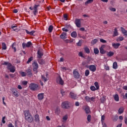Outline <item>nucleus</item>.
<instances>
[{"mask_svg": "<svg viewBox=\"0 0 127 127\" xmlns=\"http://www.w3.org/2000/svg\"><path fill=\"white\" fill-rule=\"evenodd\" d=\"M12 48L14 50V52H15L16 51V48H15V44H13L12 45Z\"/></svg>", "mask_w": 127, "mask_h": 127, "instance_id": "37998d69", "label": "nucleus"}, {"mask_svg": "<svg viewBox=\"0 0 127 127\" xmlns=\"http://www.w3.org/2000/svg\"><path fill=\"white\" fill-rule=\"evenodd\" d=\"M100 42H102V43H107V41L103 39H100Z\"/></svg>", "mask_w": 127, "mask_h": 127, "instance_id": "5fc2aeb1", "label": "nucleus"}, {"mask_svg": "<svg viewBox=\"0 0 127 127\" xmlns=\"http://www.w3.org/2000/svg\"><path fill=\"white\" fill-rule=\"evenodd\" d=\"M2 49L3 50H6V45L4 43H2Z\"/></svg>", "mask_w": 127, "mask_h": 127, "instance_id": "c756f323", "label": "nucleus"}, {"mask_svg": "<svg viewBox=\"0 0 127 127\" xmlns=\"http://www.w3.org/2000/svg\"><path fill=\"white\" fill-rule=\"evenodd\" d=\"M29 88L31 91H37V90H39V86L38 84L33 83H31L29 85Z\"/></svg>", "mask_w": 127, "mask_h": 127, "instance_id": "7ed1b4c3", "label": "nucleus"}, {"mask_svg": "<svg viewBox=\"0 0 127 127\" xmlns=\"http://www.w3.org/2000/svg\"><path fill=\"white\" fill-rule=\"evenodd\" d=\"M91 115H88L87 121H88V122H89V123H90V122H91Z\"/></svg>", "mask_w": 127, "mask_h": 127, "instance_id": "6e6d98bb", "label": "nucleus"}, {"mask_svg": "<svg viewBox=\"0 0 127 127\" xmlns=\"http://www.w3.org/2000/svg\"><path fill=\"white\" fill-rule=\"evenodd\" d=\"M125 110V109L123 107H121L119 109V114H120V115H121V114H123L124 113V110Z\"/></svg>", "mask_w": 127, "mask_h": 127, "instance_id": "bb28decb", "label": "nucleus"}, {"mask_svg": "<svg viewBox=\"0 0 127 127\" xmlns=\"http://www.w3.org/2000/svg\"><path fill=\"white\" fill-rule=\"evenodd\" d=\"M78 56H79V57H84L83 56V53H82V52H79V53H78Z\"/></svg>", "mask_w": 127, "mask_h": 127, "instance_id": "680f3d73", "label": "nucleus"}, {"mask_svg": "<svg viewBox=\"0 0 127 127\" xmlns=\"http://www.w3.org/2000/svg\"><path fill=\"white\" fill-rule=\"evenodd\" d=\"M94 52L95 53V54H99V49H98V48H94Z\"/></svg>", "mask_w": 127, "mask_h": 127, "instance_id": "c9c22d12", "label": "nucleus"}, {"mask_svg": "<svg viewBox=\"0 0 127 127\" xmlns=\"http://www.w3.org/2000/svg\"><path fill=\"white\" fill-rule=\"evenodd\" d=\"M124 40L123 37H119L117 39V41H123Z\"/></svg>", "mask_w": 127, "mask_h": 127, "instance_id": "79ce46f5", "label": "nucleus"}, {"mask_svg": "<svg viewBox=\"0 0 127 127\" xmlns=\"http://www.w3.org/2000/svg\"><path fill=\"white\" fill-rule=\"evenodd\" d=\"M19 74H21L22 77H25L27 75L26 73L21 71H19Z\"/></svg>", "mask_w": 127, "mask_h": 127, "instance_id": "c85d7f7f", "label": "nucleus"}, {"mask_svg": "<svg viewBox=\"0 0 127 127\" xmlns=\"http://www.w3.org/2000/svg\"><path fill=\"white\" fill-rule=\"evenodd\" d=\"M113 69H118V64L117 63V62H115L113 63Z\"/></svg>", "mask_w": 127, "mask_h": 127, "instance_id": "a878e982", "label": "nucleus"}, {"mask_svg": "<svg viewBox=\"0 0 127 127\" xmlns=\"http://www.w3.org/2000/svg\"><path fill=\"white\" fill-rule=\"evenodd\" d=\"M106 47V45H103L100 48L99 50L101 54H105L106 53V51L104 50V49Z\"/></svg>", "mask_w": 127, "mask_h": 127, "instance_id": "1a4fd4ad", "label": "nucleus"}, {"mask_svg": "<svg viewBox=\"0 0 127 127\" xmlns=\"http://www.w3.org/2000/svg\"><path fill=\"white\" fill-rule=\"evenodd\" d=\"M15 27H16V26H11L12 29L14 31H16V30H17V29H14V28H15Z\"/></svg>", "mask_w": 127, "mask_h": 127, "instance_id": "bf43d9fd", "label": "nucleus"}, {"mask_svg": "<svg viewBox=\"0 0 127 127\" xmlns=\"http://www.w3.org/2000/svg\"><path fill=\"white\" fill-rule=\"evenodd\" d=\"M94 85L95 86L96 89L99 90V88H100V86L99 85V83H98V82H95L94 83Z\"/></svg>", "mask_w": 127, "mask_h": 127, "instance_id": "2f4dec72", "label": "nucleus"}, {"mask_svg": "<svg viewBox=\"0 0 127 127\" xmlns=\"http://www.w3.org/2000/svg\"><path fill=\"white\" fill-rule=\"evenodd\" d=\"M75 24L77 27H81V19H76L75 21Z\"/></svg>", "mask_w": 127, "mask_h": 127, "instance_id": "9d476101", "label": "nucleus"}, {"mask_svg": "<svg viewBox=\"0 0 127 127\" xmlns=\"http://www.w3.org/2000/svg\"><path fill=\"white\" fill-rule=\"evenodd\" d=\"M90 74V71L89 70H85V75L86 76V77H88V76H89V74Z\"/></svg>", "mask_w": 127, "mask_h": 127, "instance_id": "e433bc0d", "label": "nucleus"}, {"mask_svg": "<svg viewBox=\"0 0 127 127\" xmlns=\"http://www.w3.org/2000/svg\"><path fill=\"white\" fill-rule=\"evenodd\" d=\"M104 121H105V116L103 115L101 117V122L102 123V125L105 124V123H104Z\"/></svg>", "mask_w": 127, "mask_h": 127, "instance_id": "c03bdc74", "label": "nucleus"}, {"mask_svg": "<svg viewBox=\"0 0 127 127\" xmlns=\"http://www.w3.org/2000/svg\"><path fill=\"white\" fill-rule=\"evenodd\" d=\"M85 99L86 100V102H89L90 103L91 98H90L88 96L85 97Z\"/></svg>", "mask_w": 127, "mask_h": 127, "instance_id": "ea45409f", "label": "nucleus"}, {"mask_svg": "<svg viewBox=\"0 0 127 127\" xmlns=\"http://www.w3.org/2000/svg\"><path fill=\"white\" fill-rule=\"evenodd\" d=\"M28 76H32V73L31 72V69H28L26 70Z\"/></svg>", "mask_w": 127, "mask_h": 127, "instance_id": "b1692460", "label": "nucleus"}, {"mask_svg": "<svg viewBox=\"0 0 127 127\" xmlns=\"http://www.w3.org/2000/svg\"><path fill=\"white\" fill-rule=\"evenodd\" d=\"M31 45H32V43L31 42H28L27 43V47H30Z\"/></svg>", "mask_w": 127, "mask_h": 127, "instance_id": "3c124183", "label": "nucleus"}, {"mask_svg": "<svg viewBox=\"0 0 127 127\" xmlns=\"http://www.w3.org/2000/svg\"><path fill=\"white\" fill-rule=\"evenodd\" d=\"M60 38L61 39H66L67 38V33L63 32L60 35Z\"/></svg>", "mask_w": 127, "mask_h": 127, "instance_id": "ddd939ff", "label": "nucleus"}, {"mask_svg": "<svg viewBox=\"0 0 127 127\" xmlns=\"http://www.w3.org/2000/svg\"><path fill=\"white\" fill-rule=\"evenodd\" d=\"M33 59V58H32V57L28 59V61L27 62V64H29V63H30V62H31L32 61Z\"/></svg>", "mask_w": 127, "mask_h": 127, "instance_id": "49530a36", "label": "nucleus"}, {"mask_svg": "<svg viewBox=\"0 0 127 127\" xmlns=\"http://www.w3.org/2000/svg\"><path fill=\"white\" fill-rule=\"evenodd\" d=\"M12 95L15 96V97H18L19 96L18 95V93H17V92L14 88H12Z\"/></svg>", "mask_w": 127, "mask_h": 127, "instance_id": "aec40b11", "label": "nucleus"}, {"mask_svg": "<svg viewBox=\"0 0 127 127\" xmlns=\"http://www.w3.org/2000/svg\"><path fill=\"white\" fill-rule=\"evenodd\" d=\"M39 6V5H35L33 7V13L34 15H36V13L38 12L37 8Z\"/></svg>", "mask_w": 127, "mask_h": 127, "instance_id": "f8f14e48", "label": "nucleus"}, {"mask_svg": "<svg viewBox=\"0 0 127 127\" xmlns=\"http://www.w3.org/2000/svg\"><path fill=\"white\" fill-rule=\"evenodd\" d=\"M42 79L43 80L44 82H46V81H47V78L43 75H42Z\"/></svg>", "mask_w": 127, "mask_h": 127, "instance_id": "09e8293b", "label": "nucleus"}, {"mask_svg": "<svg viewBox=\"0 0 127 127\" xmlns=\"http://www.w3.org/2000/svg\"><path fill=\"white\" fill-rule=\"evenodd\" d=\"M113 98L115 100V101H116V102H119L120 99L119 97V95L118 94H115V95H114Z\"/></svg>", "mask_w": 127, "mask_h": 127, "instance_id": "5701e85b", "label": "nucleus"}, {"mask_svg": "<svg viewBox=\"0 0 127 127\" xmlns=\"http://www.w3.org/2000/svg\"><path fill=\"white\" fill-rule=\"evenodd\" d=\"M4 120H5V117H3L2 118V123L3 124H5V121H4Z\"/></svg>", "mask_w": 127, "mask_h": 127, "instance_id": "052dcab7", "label": "nucleus"}, {"mask_svg": "<svg viewBox=\"0 0 127 127\" xmlns=\"http://www.w3.org/2000/svg\"><path fill=\"white\" fill-rule=\"evenodd\" d=\"M61 69H62V71H64V72H65V71H66V70H67V68H66L65 67H64V66H62L61 67Z\"/></svg>", "mask_w": 127, "mask_h": 127, "instance_id": "13d9d810", "label": "nucleus"}, {"mask_svg": "<svg viewBox=\"0 0 127 127\" xmlns=\"http://www.w3.org/2000/svg\"><path fill=\"white\" fill-rule=\"evenodd\" d=\"M22 47L23 48H25V47H27V43H23L22 44Z\"/></svg>", "mask_w": 127, "mask_h": 127, "instance_id": "8fccbe9b", "label": "nucleus"}, {"mask_svg": "<svg viewBox=\"0 0 127 127\" xmlns=\"http://www.w3.org/2000/svg\"><path fill=\"white\" fill-rule=\"evenodd\" d=\"M96 100V98L92 97H90V103L91 102H95Z\"/></svg>", "mask_w": 127, "mask_h": 127, "instance_id": "864d4df0", "label": "nucleus"}, {"mask_svg": "<svg viewBox=\"0 0 127 127\" xmlns=\"http://www.w3.org/2000/svg\"><path fill=\"white\" fill-rule=\"evenodd\" d=\"M2 65L7 66V69L9 70L11 73H14V72H15V67L13 65H12L11 64L9 63V62H4L2 64Z\"/></svg>", "mask_w": 127, "mask_h": 127, "instance_id": "f03ea898", "label": "nucleus"}, {"mask_svg": "<svg viewBox=\"0 0 127 127\" xmlns=\"http://www.w3.org/2000/svg\"><path fill=\"white\" fill-rule=\"evenodd\" d=\"M120 45L121 44H120V43H112L113 47H114V48H116V49H118V48L120 47Z\"/></svg>", "mask_w": 127, "mask_h": 127, "instance_id": "412c9836", "label": "nucleus"}, {"mask_svg": "<svg viewBox=\"0 0 127 127\" xmlns=\"http://www.w3.org/2000/svg\"><path fill=\"white\" fill-rule=\"evenodd\" d=\"M77 46H81L82 45V43L79 41L78 43H77Z\"/></svg>", "mask_w": 127, "mask_h": 127, "instance_id": "69168bd1", "label": "nucleus"}, {"mask_svg": "<svg viewBox=\"0 0 127 127\" xmlns=\"http://www.w3.org/2000/svg\"><path fill=\"white\" fill-rule=\"evenodd\" d=\"M89 69L90 71H92V72H95L96 70V66H95V65H90L89 66Z\"/></svg>", "mask_w": 127, "mask_h": 127, "instance_id": "4468645a", "label": "nucleus"}, {"mask_svg": "<svg viewBox=\"0 0 127 127\" xmlns=\"http://www.w3.org/2000/svg\"><path fill=\"white\" fill-rule=\"evenodd\" d=\"M105 69L106 71H109V70H110V67H109V66H105Z\"/></svg>", "mask_w": 127, "mask_h": 127, "instance_id": "e2e57ef3", "label": "nucleus"}, {"mask_svg": "<svg viewBox=\"0 0 127 127\" xmlns=\"http://www.w3.org/2000/svg\"><path fill=\"white\" fill-rule=\"evenodd\" d=\"M73 75L75 79H79L81 76V75H80V73H79V71H77V69L73 70Z\"/></svg>", "mask_w": 127, "mask_h": 127, "instance_id": "39448f33", "label": "nucleus"}, {"mask_svg": "<svg viewBox=\"0 0 127 127\" xmlns=\"http://www.w3.org/2000/svg\"><path fill=\"white\" fill-rule=\"evenodd\" d=\"M97 42H98V40L97 39H95L91 41V44L94 45V44H96Z\"/></svg>", "mask_w": 127, "mask_h": 127, "instance_id": "473e14b6", "label": "nucleus"}, {"mask_svg": "<svg viewBox=\"0 0 127 127\" xmlns=\"http://www.w3.org/2000/svg\"><path fill=\"white\" fill-rule=\"evenodd\" d=\"M84 51H85L86 53H87L88 54L90 53V50L88 48H85Z\"/></svg>", "mask_w": 127, "mask_h": 127, "instance_id": "a19ab883", "label": "nucleus"}, {"mask_svg": "<svg viewBox=\"0 0 127 127\" xmlns=\"http://www.w3.org/2000/svg\"><path fill=\"white\" fill-rule=\"evenodd\" d=\"M37 54H38V58H41V57L43 56V53L42 52V51L40 50L38 51Z\"/></svg>", "mask_w": 127, "mask_h": 127, "instance_id": "4be33fe9", "label": "nucleus"}, {"mask_svg": "<svg viewBox=\"0 0 127 127\" xmlns=\"http://www.w3.org/2000/svg\"><path fill=\"white\" fill-rule=\"evenodd\" d=\"M121 29L122 33L126 36V37H127V31L123 27H121Z\"/></svg>", "mask_w": 127, "mask_h": 127, "instance_id": "dca6fc26", "label": "nucleus"}, {"mask_svg": "<svg viewBox=\"0 0 127 127\" xmlns=\"http://www.w3.org/2000/svg\"><path fill=\"white\" fill-rule=\"evenodd\" d=\"M62 30L63 31H64L65 32H68V29L65 28H63Z\"/></svg>", "mask_w": 127, "mask_h": 127, "instance_id": "0e129e2a", "label": "nucleus"}, {"mask_svg": "<svg viewBox=\"0 0 127 127\" xmlns=\"http://www.w3.org/2000/svg\"><path fill=\"white\" fill-rule=\"evenodd\" d=\"M34 119L36 123H39L40 122V118H39V115H38V114L35 115Z\"/></svg>", "mask_w": 127, "mask_h": 127, "instance_id": "f3484780", "label": "nucleus"}, {"mask_svg": "<svg viewBox=\"0 0 127 127\" xmlns=\"http://www.w3.org/2000/svg\"><path fill=\"white\" fill-rule=\"evenodd\" d=\"M57 83L60 85H64V81L62 80L61 77H57Z\"/></svg>", "mask_w": 127, "mask_h": 127, "instance_id": "423d86ee", "label": "nucleus"}, {"mask_svg": "<svg viewBox=\"0 0 127 127\" xmlns=\"http://www.w3.org/2000/svg\"><path fill=\"white\" fill-rule=\"evenodd\" d=\"M94 1V0H88L85 2V4H89V3H92Z\"/></svg>", "mask_w": 127, "mask_h": 127, "instance_id": "58836bf2", "label": "nucleus"}, {"mask_svg": "<svg viewBox=\"0 0 127 127\" xmlns=\"http://www.w3.org/2000/svg\"><path fill=\"white\" fill-rule=\"evenodd\" d=\"M62 108L63 109H67V108H69V103H68V102H64L62 103Z\"/></svg>", "mask_w": 127, "mask_h": 127, "instance_id": "0eeeda50", "label": "nucleus"}, {"mask_svg": "<svg viewBox=\"0 0 127 127\" xmlns=\"http://www.w3.org/2000/svg\"><path fill=\"white\" fill-rule=\"evenodd\" d=\"M48 30L49 32H52V31L53 30V26L50 25L48 28Z\"/></svg>", "mask_w": 127, "mask_h": 127, "instance_id": "f704fd0d", "label": "nucleus"}, {"mask_svg": "<svg viewBox=\"0 0 127 127\" xmlns=\"http://www.w3.org/2000/svg\"><path fill=\"white\" fill-rule=\"evenodd\" d=\"M63 121H66L68 120V115H66L63 117Z\"/></svg>", "mask_w": 127, "mask_h": 127, "instance_id": "4c0bfd02", "label": "nucleus"}, {"mask_svg": "<svg viewBox=\"0 0 127 127\" xmlns=\"http://www.w3.org/2000/svg\"><path fill=\"white\" fill-rule=\"evenodd\" d=\"M69 95L71 98L72 99H73L74 100H76V99H78V96H77V94L73 93L72 92H71Z\"/></svg>", "mask_w": 127, "mask_h": 127, "instance_id": "9b49d317", "label": "nucleus"}, {"mask_svg": "<svg viewBox=\"0 0 127 127\" xmlns=\"http://www.w3.org/2000/svg\"><path fill=\"white\" fill-rule=\"evenodd\" d=\"M55 113L56 115L59 116V115H60V113H61L60 108L59 107H57L55 109Z\"/></svg>", "mask_w": 127, "mask_h": 127, "instance_id": "a211bd4d", "label": "nucleus"}, {"mask_svg": "<svg viewBox=\"0 0 127 127\" xmlns=\"http://www.w3.org/2000/svg\"><path fill=\"white\" fill-rule=\"evenodd\" d=\"M71 36L73 38H76V37H77V33L76 32H72L71 33Z\"/></svg>", "mask_w": 127, "mask_h": 127, "instance_id": "393cba45", "label": "nucleus"}, {"mask_svg": "<svg viewBox=\"0 0 127 127\" xmlns=\"http://www.w3.org/2000/svg\"><path fill=\"white\" fill-rule=\"evenodd\" d=\"M109 9L110 10H111V11H116V10H117V9L115 8L114 7H109Z\"/></svg>", "mask_w": 127, "mask_h": 127, "instance_id": "603ef678", "label": "nucleus"}, {"mask_svg": "<svg viewBox=\"0 0 127 127\" xmlns=\"http://www.w3.org/2000/svg\"><path fill=\"white\" fill-rule=\"evenodd\" d=\"M90 90L91 91H96V90H97V88H96V87H95V86H92L90 87Z\"/></svg>", "mask_w": 127, "mask_h": 127, "instance_id": "a18cd8bd", "label": "nucleus"}, {"mask_svg": "<svg viewBox=\"0 0 127 127\" xmlns=\"http://www.w3.org/2000/svg\"><path fill=\"white\" fill-rule=\"evenodd\" d=\"M24 114L25 116V120L28 122V123H32V122H33V117H32L31 113L29 110L24 111Z\"/></svg>", "mask_w": 127, "mask_h": 127, "instance_id": "f257e3e1", "label": "nucleus"}, {"mask_svg": "<svg viewBox=\"0 0 127 127\" xmlns=\"http://www.w3.org/2000/svg\"><path fill=\"white\" fill-rule=\"evenodd\" d=\"M123 89H124V90H127V86H123Z\"/></svg>", "mask_w": 127, "mask_h": 127, "instance_id": "774afa93", "label": "nucleus"}, {"mask_svg": "<svg viewBox=\"0 0 127 127\" xmlns=\"http://www.w3.org/2000/svg\"><path fill=\"white\" fill-rule=\"evenodd\" d=\"M38 99L40 101L43 100V99H44V93H39L38 95Z\"/></svg>", "mask_w": 127, "mask_h": 127, "instance_id": "2eb2a0df", "label": "nucleus"}, {"mask_svg": "<svg viewBox=\"0 0 127 127\" xmlns=\"http://www.w3.org/2000/svg\"><path fill=\"white\" fill-rule=\"evenodd\" d=\"M82 109L84 110V111H85L86 114H89L90 112H91L90 111V107H89L88 106H83Z\"/></svg>", "mask_w": 127, "mask_h": 127, "instance_id": "6e6552de", "label": "nucleus"}, {"mask_svg": "<svg viewBox=\"0 0 127 127\" xmlns=\"http://www.w3.org/2000/svg\"><path fill=\"white\" fill-rule=\"evenodd\" d=\"M119 35V32H118V28H115L114 29V34L113 35V37H115L116 36H118Z\"/></svg>", "mask_w": 127, "mask_h": 127, "instance_id": "6ab92c4d", "label": "nucleus"}, {"mask_svg": "<svg viewBox=\"0 0 127 127\" xmlns=\"http://www.w3.org/2000/svg\"><path fill=\"white\" fill-rule=\"evenodd\" d=\"M22 84L24 85V86H26L27 85V81H23L22 82Z\"/></svg>", "mask_w": 127, "mask_h": 127, "instance_id": "4d7b16f0", "label": "nucleus"}, {"mask_svg": "<svg viewBox=\"0 0 127 127\" xmlns=\"http://www.w3.org/2000/svg\"><path fill=\"white\" fill-rule=\"evenodd\" d=\"M114 54V52L110 51L107 53V56L111 57V56H113Z\"/></svg>", "mask_w": 127, "mask_h": 127, "instance_id": "72a5a7b5", "label": "nucleus"}, {"mask_svg": "<svg viewBox=\"0 0 127 127\" xmlns=\"http://www.w3.org/2000/svg\"><path fill=\"white\" fill-rule=\"evenodd\" d=\"M124 121H125V123L126 125H127V117H125Z\"/></svg>", "mask_w": 127, "mask_h": 127, "instance_id": "338daca9", "label": "nucleus"}, {"mask_svg": "<svg viewBox=\"0 0 127 127\" xmlns=\"http://www.w3.org/2000/svg\"><path fill=\"white\" fill-rule=\"evenodd\" d=\"M33 71L36 73H37V69H38V64L37 62L34 61L32 64Z\"/></svg>", "mask_w": 127, "mask_h": 127, "instance_id": "20e7f679", "label": "nucleus"}, {"mask_svg": "<svg viewBox=\"0 0 127 127\" xmlns=\"http://www.w3.org/2000/svg\"><path fill=\"white\" fill-rule=\"evenodd\" d=\"M38 62L39 64H41V65H43L45 63V62L43 60L40 59L38 60Z\"/></svg>", "mask_w": 127, "mask_h": 127, "instance_id": "7c9ffc66", "label": "nucleus"}, {"mask_svg": "<svg viewBox=\"0 0 127 127\" xmlns=\"http://www.w3.org/2000/svg\"><path fill=\"white\" fill-rule=\"evenodd\" d=\"M26 32L27 34H29L30 35H33L34 34V32H35L34 31H32L31 32L28 31V30H26Z\"/></svg>", "mask_w": 127, "mask_h": 127, "instance_id": "cd10ccee", "label": "nucleus"}, {"mask_svg": "<svg viewBox=\"0 0 127 127\" xmlns=\"http://www.w3.org/2000/svg\"><path fill=\"white\" fill-rule=\"evenodd\" d=\"M61 93L63 96H64V95H65V94H66V91H64V90H63V89H62L61 90Z\"/></svg>", "mask_w": 127, "mask_h": 127, "instance_id": "de8ad7c7", "label": "nucleus"}]
</instances>
